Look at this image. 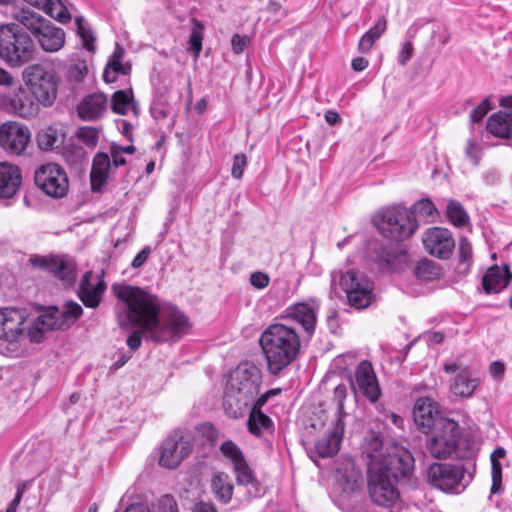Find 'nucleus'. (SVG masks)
<instances>
[{
    "mask_svg": "<svg viewBox=\"0 0 512 512\" xmlns=\"http://www.w3.org/2000/svg\"><path fill=\"white\" fill-rule=\"evenodd\" d=\"M260 346L270 374L278 375L300 352V337L294 328L282 323L269 325L261 334Z\"/></svg>",
    "mask_w": 512,
    "mask_h": 512,
    "instance_id": "nucleus-4",
    "label": "nucleus"
},
{
    "mask_svg": "<svg viewBox=\"0 0 512 512\" xmlns=\"http://www.w3.org/2000/svg\"><path fill=\"white\" fill-rule=\"evenodd\" d=\"M124 512H151L142 505H131ZM159 512H178L177 505L172 497L164 496L161 499Z\"/></svg>",
    "mask_w": 512,
    "mask_h": 512,
    "instance_id": "nucleus-47",
    "label": "nucleus"
},
{
    "mask_svg": "<svg viewBox=\"0 0 512 512\" xmlns=\"http://www.w3.org/2000/svg\"><path fill=\"white\" fill-rule=\"evenodd\" d=\"M130 108H132L134 113L137 114L138 107L134 101L131 89L118 90L112 95L111 109L113 113L126 115Z\"/></svg>",
    "mask_w": 512,
    "mask_h": 512,
    "instance_id": "nucleus-37",
    "label": "nucleus"
},
{
    "mask_svg": "<svg viewBox=\"0 0 512 512\" xmlns=\"http://www.w3.org/2000/svg\"><path fill=\"white\" fill-rule=\"evenodd\" d=\"M150 113L153 119L157 123H161L164 121L168 116V109L167 106L162 102H154L151 105Z\"/></svg>",
    "mask_w": 512,
    "mask_h": 512,
    "instance_id": "nucleus-56",
    "label": "nucleus"
},
{
    "mask_svg": "<svg viewBox=\"0 0 512 512\" xmlns=\"http://www.w3.org/2000/svg\"><path fill=\"white\" fill-rule=\"evenodd\" d=\"M111 153V166L113 165L115 168L124 166L126 164V159L123 156L121 150L116 147V144H112L110 147Z\"/></svg>",
    "mask_w": 512,
    "mask_h": 512,
    "instance_id": "nucleus-60",
    "label": "nucleus"
},
{
    "mask_svg": "<svg viewBox=\"0 0 512 512\" xmlns=\"http://www.w3.org/2000/svg\"><path fill=\"white\" fill-rule=\"evenodd\" d=\"M211 488L218 501L223 504L230 502L234 486L227 474L220 472L214 475L211 482Z\"/></svg>",
    "mask_w": 512,
    "mask_h": 512,
    "instance_id": "nucleus-36",
    "label": "nucleus"
},
{
    "mask_svg": "<svg viewBox=\"0 0 512 512\" xmlns=\"http://www.w3.org/2000/svg\"><path fill=\"white\" fill-rule=\"evenodd\" d=\"M40 7L59 22L66 23L70 20V13L61 0H43Z\"/></svg>",
    "mask_w": 512,
    "mask_h": 512,
    "instance_id": "nucleus-41",
    "label": "nucleus"
},
{
    "mask_svg": "<svg viewBox=\"0 0 512 512\" xmlns=\"http://www.w3.org/2000/svg\"><path fill=\"white\" fill-rule=\"evenodd\" d=\"M247 426L251 434L259 437L264 432L273 430V421L262 410H250Z\"/></svg>",
    "mask_w": 512,
    "mask_h": 512,
    "instance_id": "nucleus-38",
    "label": "nucleus"
},
{
    "mask_svg": "<svg viewBox=\"0 0 512 512\" xmlns=\"http://www.w3.org/2000/svg\"><path fill=\"white\" fill-rule=\"evenodd\" d=\"M486 130L499 138H512V118L508 112L499 111L488 118Z\"/></svg>",
    "mask_w": 512,
    "mask_h": 512,
    "instance_id": "nucleus-33",
    "label": "nucleus"
},
{
    "mask_svg": "<svg viewBox=\"0 0 512 512\" xmlns=\"http://www.w3.org/2000/svg\"><path fill=\"white\" fill-rule=\"evenodd\" d=\"M107 106L108 99L104 93H91L79 102L77 114L84 121H95L105 114Z\"/></svg>",
    "mask_w": 512,
    "mask_h": 512,
    "instance_id": "nucleus-26",
    "label": "nucleus"
},
{
    "mask_svg": "<svg viewBox=\"0 0 512 512\" xmlns=\"http://www.w3.org/2000/svg\"><path fill=\"white\" fill-rule=\"evenodd\" d=\"M22 171L19 166L0 162V199H12L20 190Z\"/></svg>",
    "mask_w": 512,
    "mask_h": 512,
    "instance_id": "nucleus-25",
    "label": "nucleus"
},
{
    "mask_svg": "<svg viewBox=\"0 0 512 512\" xmlns=\"http://www.w3.org/2000/svg\"><path fill=\"white\" fill-rule=\"evenodd\" d=\"M480 381L473 377L467 368H462L451 383V391L454 395L460 397H471L478 387Z\"/></svg>",
    "mask_w": 512,
    "mask_h": 512,
    "instance_id": "nucleus-32",
    "label": "nucleus"
},
{
    "mask_svg": "<svg viewBox=\"0 0 512 512\" xmlns=\"http://www.w3.org/2000/svg\"><path fill=\"white\" fill-rule=\"evenodd\" d=\"M250 40L247 36L234 34L231 38L232 50L235 54H241L244 49L248 46Z\"/></svg>",
    "mask_w": 512,
    "mask_h": 512,
    "instance_id": "nucleus-57",
    "label": "nucleus"
},
{
    "mask_svg": "<svg viewBox=\"0 0 512 512\" xmlns=\"http://www.w3.org/2000/svg\"><path fill=\"white\" fill-rule=\"evenodd\" d=\"M363 455L368 459L367 470L369 467L377 463L379 466H388L392 456L403 455V457H411L408 451L399 450L393 447L383 452V440L379 434L371 432L367 435L363 445Z\"/></svg>",
    "mask_w": 512,
    "mask_h": 512,
    "instance_id": "nucleus-22",
    "label": "nucleus"
},
{
    "mask_svg": "<svg viewBox=\"0 0 512 512\" xmlns=\"http://www.w3.org/2000/svg\"><path fill=\"white\" fill-rule=\"evenodd\" d=\"M413 45L411 42H405L402 46L399 55H398V62L405 66L407 62L411 59L413 55Z\"/></svg>",
    "mask_w": 512,
    "mask_h": 512,
    "instance_id": "nucleus-62",
    "label": "nucleus"
},
{
    "mask_svg": "<svg viewBox=\"0 0 512 512\" xmlns=\"http://www.w3.org/2000/svg\"><path fill=\"white\" fill-rule=\"evenodd\" d=\"M106 290V284L100 275H95L92 271H87L82 276L77 295L87 308H97Z\"/></svg>",
    "mask_w": 512,
    "mask_h": 512,
    "instance_id": "nucleus-23",
    "label": "nucleus"
},
{
    "mask_svg": "<svg viewBox=\"0 0 512 512\" xmlns=\"http://www.w3.org/2000/svg\"><path fill=\"white\" fill-rule=\"evenodd\" d=\"M27 339L32 343L42 341L39 319H31L16 308L0 309V353L18 352Z\"/></svg>",
    "mask_w": 512,
    "mask_h": 512,
    "instance_id": "nucleus-5",
    "label": "nucleus"
},
{
    "mask_svg": "<svg viewBox=\"0 0 512 512\" xmlns=\"http://www.w3.org/2000/svg\"><path fill=\"white\" fill-rule=\"evenodd\" d=\"M336 481L343 492H355L362 483L361 472L351 459L341 462L336 470Z\"/></svg>",
    "mask_w": 512,
    "mask_h": 512,
    "instance_id": "nucleus-28",
    "label": "nucleus"
},
{
    "mask_svg": "<svg viewBox=\"0 0 512 512\" xmlns=\"http://www.w3.org/2000/svg\"><path fill=\"white\" fill-rule=\"evenodd\" d=\"M52 274L62 281L63 285L71 286L76 279V266L72 261L59 257Z\"/></svg>",
    "mask_w": 512,
    "mask_h": 512,
    "instance_id": "nucleus-40",
    "label": "nucleus"
},
{
    "mask_svg": "<svg viewBox=\"0 0 512 512\" xmlns=\"http://www.w3.org/2000/svg\"><path fill=\"white\" fill-rule=\"evenodd\" d=\"M440 213L429 197H423L411 207L404 203H392L377 209L371 215V224H418V220L434 222Z\"/></svg>",
    "mask_w": 512,
    "mask_h": 512,
    "instance_id": "nucleus-7",
    "label": "nucleus"
},
{
    "mask_svg": "<svg viewBox=\"0 0 512 512\" xmlns=\"http://www.w3.org/2000/svg\"><path fill=\"white\" fill-rule=\"evenodd\" d=\"M152 249L150 246L144 247L132 260L131 266L135 269L140 268L147 261Z\"/></svg>",
    "mask_w": 512,
    "mask_h": 512,
    "instance_id": "nucleus-61",
    "label": "nucleus"
},
{
    "mask_svg": "<svg viewBox=\"0 0 512 512\" xmlns=\"http://www.w3.org/2000/svg\"><path fill=\"white\" fill-rule=\"evenodd\" d=\"M343 432L344 420L337 418L334 428L316 441L315 450L318 455L322 458L335 455L340 448Z\"/></svg>",
    "mask_w": 512,
    "mask_h": 512,
    "instance_id": "nucleus-27",
    "label": "nucleus"
},
{
    "mask_svg": "<svg viewBox=\"0 0 512 512\" xmlns=\"http://www.w3.org/2000/svg\"><path fill=\"white\" fill-rule=\"evenodd\" d=\"M270 278L266 273L254 272L250 276V283L257 289H264L269 285Z\"/></svg>",
    "mask_w": 512,
    "mask_h": 512,
    "instance_id": "nucleus-58",
    "label": "nucleus"
},
{
    "mask_svg": "<svg viewBox=\"0 0 512 512\" xmlns=\"http://www.w3.org/2000/svg\"><path fill=\"white\" fill-rule=\"evenodd\" d=\"M380 233L396 242V245L381 246L375 261L382 271H396L407 263L408 255L399 243L414 234L417 226H376Z\"/></svg>",
    "mask_w": 512,
    "mask_h": 512,
    "instance_id": "nucleus-12",
    "label": "nucleus"
},
{
    "mask_svg": "<svg viewBox=\"0 0 512 512\" xmlns=\"http://www.w3.org/2000/svg\"><path fill=\"white\" fill-rule=\"evenodd\" d=\"M458 250L461 263L466 264V266L469 267L472 263L473 257L472 246L470 242L467 239H461L459 242Z\"/></svg>",
    "mask_w": 512,
    "mask_h": 512,
    "instance_id": "nucleus-54",
    "label": "nucleus"
},
{
    "mask_svg": "<svg viewBox=\"0 0 512 512\" xmlns=\"http://www.w3.org/2000/svg\"><path fill=\"white\" fill-rule=\"evenodd\" d=\"M446 215L451 224H469V215L458 200H448Z\"/></svg>",
    "mask_w": 512,
    "mask_h": 512,
    "instance_id": "nucleus-43",
    "label": "nucleus"
},
{
    "mask_svg": "<svg viewBox=\"0 0 512 512\" xmlns=\"http://www.w3.org/2000/svg\"><path fill=\"white\" fill-rule=\"evenodd\" d=\"M77 33L82 40L83 47L88 51L95 49V36L92 30L87 26L82 17H77L76 20Z\"/></svg>",
    "mask_w": 512,
    "mask_h": 512,
    "instance_id": "nucleus-45",
    "label": "nucleus"
},
{
    "mask_svg": "<svg viewBox=\"0 0 512 512\" xmlns=\"http://www.w3.org/2000/svg\"><path fill=\"white\" fill-rule=\"evenodd\" d=\"M30 137L29 129L19 123L7 122L0 126V146L10 154H22Z\"/></svg>",
    "mask_w": 512,
    "mask_h": 512,
    "instance_id": "nucleus-21",
    "label": "nucleus"
},
{
    "mask_svg": "<svg viewBox=\"0 0 512 512\" xmlns=\"http://www.w3.org/2000/svg\"><path fill=\"white\" fill-rule=\"evenodd\" d=\"M465 152L473 164L477 165L480 160V144L474 138L467 140Z\"/></svg>",
    "mask_w": 512,
    "mask_h": 512,
    "instance_id": "nucleus-55",
    "label": "nucleus"
},
{
    "mask_svg": "<svg viewBox=\"0 0 512 512\" xmlns=\"http://www.w3.org/2000/svg\"><path fill=\"white\" fill-rule=\"evenodd\" d=\"M15 20L31 32L45 52H57L65 43V32L50 20L30 9H21L14 14Z\"/></svg>",
    "mask_w": 512,
    "mask_h": 512,
    "instance_id": "nucleus-9",
    "label": "nucleus"
},
{
    "mask_svg": "<svg viewBox=\"0 0 512 512\" xmlns=\"http://www.w3.org/2000/svg\"><path fill=\"white\" fill-rule=\"evenodd\" d=\"M87 74V68L85 65L75 64L70 66L68 70V78L75 82L82 81Z\"/></svg>",
    "mask_w": 512,
    "mask_h": 512,
    "instance_id": "nucleus-59",
    "label": "nucleus"
},
{
    "mask_svg": "<svg viewBox=\"0 0 512 512\" xmlns=\"http://www.w3.org/2000/svg\"><path fill=\"white\" fill-rule=\"evenodd\" d=\"M347 397V387L345 384H339L334 388L333 401L337 406L338 417L343 420L344 413V401Z\"/></svg>",
    "mask_w": 512,
    "mask_h": 512,
    "instance_id": "nucleus-51",
    "label": "nucleus"
},
{
    "mask_svg": "<svg viewBox=\"0 0 512 512\" xmlns=\"http://www.w3.org/2000/svg\"><path fill=\"white\" fill-rule=\"evenodd\" d=\"M22 76L39 104L44 107L53 105L59 83V76L53 67L43 63L32 64L24 69Z\"/></svg>",
    "mask_w": 512,
    "mask_h": 512,
    "instance_id": "nucleus-11",
    "label": "nucleus"
},
{
    "mask_svg": "<svg viewBox=\"0 0 512 512\" xmlns=\"http://www.w3.org/2000/svg\"><path fill=\"white\" fill-rule=\"evenodd\" d=\"M411 469V457L392 456L388 466L372 464L367 470L368 490L371 500L385 508L398 512L402 507L397 482L408 476Z\"/></svg>",
    "mask_w": 512,
    "mask_h": 512,
    "instance_id": "nucleus-2",
    "label": "nucleus"
},
{
    "mask_svg": "<svg viewBox=\"0 0 512 512\" xmlns=\"http://www.w3.org/2000/svg\"><path fill=\"white\" fill-rule=\"evenodd\" d=\"M110 169L111 160L109 155L98 152L94 156L90 173L92 191L98 192L106 184Z\"/></svg>",
    "mask_w": 512,
    "mask_h": 512,
    "instance_id": "nucleus-30",
    "label": "nucleus"
},
{
    "mask_svg": "<svg viewBox=\"0 0 512 512\" xmlns=\"http://www.w3.org/2000/svg\"><path fill=\"white\" fill-rule=\"evenodd\" d=\"M122 52L115 51L107 63L104 72L103 79L106 83H112L117 80L118 75H127L131 70L129 64H123L121 62Z\"/></svg>",
    "mask_w": 512,
    "mask_h": 512,
    "instance_id": "nucleus-39",
    "label": "nucleus"
},
{
    "mask_svg": "<svg viewBox=\"0 0 512 512\" xmlns=\"http://www.w3.org/2000/svg\"><path fill=\"white\" fill-rule=\"evenodd\" d=\"M387 29V19L381 16L377 19L376 23L366 31L359 40L358 51L361 53H368L373 47L374 43L385 33Z\"/></svg>",
    "mask_w": 512,
    "mask_h": 512,
    "instance_id": "nucleus-34",
    "label": "nucleus"
},
{
    "mask_svg": "<svg viewBox=\"0 0 512 512\" xmlns=\"http://www.w3.org/2000/svg\"><path fill=\"white\" fill-rule=\"evenodd\" d=\"M506 456V451L503 447L496 448L490 455L491 461V478L492 485L490 488L491 495L503 492L502 487V464L500 462Z\"/></svg>",
    "mask_w": 512,
    "mask_h": 512,
    "instance_id": "nucleus-35",
    "label": "nucleus"
},
{
    "mask_svg": "<svg viewBox=\"0 0 512 512\" xmlns=\"http://www.w3.org/2000/svg\"><path fill=\"white\" fill-rule=\"evenodd\" d=\"M512 274L508 265L500 268L497 265L490 267L482 278L483 289L486 293H498L507 287Z\"/></svg>",
    "mask_w": 512,
    "mask_h": 512,
    "instance_id": "nucleus-29",
    "label": "nucleus"
},
{
    "mask_svg": "<svg viewBox=\"0 0 512 512\" xmlns=\"http://www.w3.org/2000/svg\"><path fill=\"white\" fill-rule=\"evenodd\" d=\"M339 284L346 293L350 306L356 309H363L371 303L373 284L363 274L349 270L341 274Z\"/></svg>",
    "mask_w": 512,
    "mask_h": 512,
    "instance_id": "nucleus-14",
    "label": "nucleus"
},
{
    "mask_svg": "<svg viewBox=\"0 0 512 512\" xmlns=\"http://www.w3.org/2000/svg\"><path fill=\"white\" fill-rule=\"evenodd\" d=\"M75 136L86 147L94 149L99 142L100 131L92 126H82L77 129Z\"/></svg>",
    "mask_w": 512,
    "mask_h": 512,
    "instance_id": "nucleus-44",
    "label": "nucleus"
},
{
    "mask_svg": "<svg viewBox=\"0 0 512 512\" xmlns=\"http://www.w3.org/2000/svg\"><path fill=\"white\" fill-rule=\"evenodd\" d=\"M287 317L302 325L308 334L315 329L317 316L315 309L306 303H297L287 309Z\"/></svg>",
    "mask_w": 512,
    "mask_h": 512,
    "instance_id": "nucleus-31",
    "label": "nucleus"
},
{
    "mask_svg": "<svg viewBox=\"0 0 512 512\" xmlns=\"http://www.w3.org/2000/svg\"><path fill=\"white\" fill-rule=\"evenodd\" d=\"M351 388L355 394L363 395L372 403L379 399L381 390L371 362L363 360L357 365Z\"/></svg>",
    "mask_w": 512,
    "mask_h": 512,
    "instance_id": "nucleus-19",
    "label": "nucleus"
},
{
    "mask_svg": "<svg viewBox=\"0 0 512 512\" xmlns=\"http://www.w3.org/2000/svg\"><path fill=\"white\" fill-rule=\"evenodd\" d=\"M82 314V306L75 301H66L62 307H49L38 317L42 336L46 331L69 329Z\"/></svg>",
    "mask_w": 512,
    "mask_h": 512,
    "instance_id": "nucleus-15",
    "label": "nucleus"
},
{
    "mask_svg": "<svg viewBox=\"0 0 512 512\" xmlns=\"http://www.w3.org/2000/svg\"><path fill=\"white\" fill-rule=\"evenodd\" d=\"M263 382L261 369L249 361L241 362L230 372L223 397V408L231 418L241 417L258 395Z\"/></svg>",
    "mask_w": 512,
    "mask_h": 512,
    "instance_id": "nucleus-3",
    "label": "nucleus"
},
{
    "mask_svg": "<svg viewBox=\"0 0 512 512\" xmlns=\"http://www.w3.org/2000/svg\"><path fill=\"white\" fill-rule=\"evenodd\" d=\"M34 183L41 192L53 199H61L69 191L67 172L57 163L39 166L34 173Z\"/></svg>",
    "mask_w": 512,
    "mask_h": 512,
    "instance_id": "nucleus-13",
    "label": "nucleus"
},
{
    "mask_svg": "<svg viewBox=\"0 0 512 512\" xmlns=\"http://www.w3.org/2000/svg\"><path fill=\"white\" fill-rule=\"evenodd\" d=\"M475 470V462L472 470L458 464L433 463L428 468L427 480L431 486L445 493L460 494L472 482Z\"/></svg>",
    "mask_w": 512,
    "mask_h": 512,
    "instance_id": "nucleus-10",
    "label": "nucleus"
},
{
    "mask_svg": "<svg viewBox=\"0 0 512 512\" xmlns=\"http://www.w3.org/2000/svg\"><path fill=\"white\" fill-rule=\"evenodd\" d=\"M58 259V256H41L34 254L30 256L29 262L33 267L52 273Z\"/></svg>",
    "mask_w": 512,
    "mask_h": 512,
    "instance_id": "nucleus-48",
    "label": "nucleus"
},
{
    "mask_svg": "<svg viewBox=\"0 0 512 512\" xmlns=\"http://www.w3.org/2000/svg\"><path fill=\"white\" fill-rule=\"evenodd\" d=\"M0 108L22 118L35 117L39 112V103L23 86L19 85L0 94Z\"/></svg>",
    "mask_w": 512,
    "mask_h": 512,
    "instance_id": "nucleus-17",
    "label": "nucleus"
},
{
    "mask_svg": "<svg viewBox=\"0 0 512 512\" xmlns=\"http://www.w3.org/2000/svg\"><path fill=\"white\" fill-rule=\"evenodd\" d=\"M203 26L198 21H194V27L189 36L190 49L198 56L202 49Z\"/></svg>",
    "mask_w": 512,
    "mask_h": 512,
    "instance_id": "nucleus-49",
    "label": "nucleus"
},
{
    "mask_svg": "<svg viewBox=\"0 0 512 512\" xmlns=\"http://www.w3.org/2000/svg\"><path fill=\"white\" fill-rule=\"evenodd\" d=\"M114 290L119 300L115 308L119 326L141 329L127 338L131 350L141 346V333L151 341L162 343L177 341L189 330V320L181 311L169 308L161 312L157 299L140 288L122 285Z\"/></svg>",
    "mask_w": 512,
    "mask_h": 512,
    "instance_id": "nucleus-1",
    "label": "nucleus"
},
{
    "mask_svg": "<svg viewBox=\"0 0 512 512\" xmlns=\"http://www.w3.org/2000/svg\"><path fill=\"white\" fill-rule=\"evenodd\" d=\"M35 52L32 38L18 24L0 26V58L6 65L22 67L34 59Z\"/></svg>",
    "mask_w": 512,
    "mask_h": 512,
    "instance_id": "nucleus-8",
    "label": "nucleus"
},
{
    "mask_svg": "<svg viewBox=\"0 0 512 512\" xmlns=\"http://www.w3.org/2000/svg\"><path fill=\"white\" fill-rule=\"evenodd\" d=\"M38 145L42 150L49 151L58 147L60 142L56 130L49 127L37 136Z\"/></svg>",
    "mask_w": 512,
    "mask_h": 512,
    "instance_id": "nucleus-46",
    "label": "nucleus"
},
{
    "mask_svg": "<svg viewBox=\"0 0 512 512\" xmlns=\"http://www.w3.org/2000/svg\"><path fill=\"white\" fill-rule=\"evenodd\" d=\"M489 371L494 378H499V377L503 376L504 371H505V366L500 361H494L490 364Z\"/></svg>",
    "mask_w": 512,
    "mask_h": 512,
    "instance_id": "nucleus-63",
    "label": "nucleus"
},
{
    "mask_svg": "<svg viewBox=\"0 0 512 512\" xmlns=\"http://www.w3.org/2000/svg\"><path fill=\"white\" fill-rule=\"evenodd\" d=\"M425 250L432 256L448 259L454 248L455 241L451 232L441 226H433L426 230L422 237Z\"/></svg>",
    "mask_w": 512,
    "mask_h": 512,
    "instance_id": "nucleus-20",
    "label": "nucleus"
},
{
    "mask_svg": "<svg viewBox=\"0 0 512 512\" xmlns=\"http://www.w3.org/2000/svg\"><path fill=\"white\" fill-rule=\"evenodd\" d=\"M413 418L415 424L423 433H429L436 426L439 419H446V417L440 415L438 404L429 397H421L416 400Z\"/></svg>",
    "mask_w": 512,
    "mask_h": 512,
    "instance_id": "nucleus-24",
    "label": "nucleus"
},
{
    "mask_svg": "<svg viewBox=\"0 0 512 512\" xmlns=\"http://www.w3.org/2000/svg\"><path fill=\"white\" fill-rule=\"evenodd\" d=\"M491 110L489 99H484L477 105L470 114L472 123H480L486 114Z\"/></svg>",
    "mask_w": 512,
    "mask_h": 512,
    "instance_id": "nucleus-53",
    "label": "nucleus"
},
{
    "mask_svg": "<svg viewBox=\"0 0 512 512\" xmlns=\"http://www.w3.org/2000/svg\"><path fill=\"white\" fill-rule=\"evenodd\" d=\"M190 437L177 434L166 438L160 447L159 465L167 469H174L192 452Z\"/></svg>",
    "mask_w": 512,
    "mask_h": 512,
    "instance_id": "nucleus-18",
    "label": "nucleus"
},
{
    "mask_svg": "<svg viewBox=\"0 0 512 512\" xmlns=\"http://www.w3.org/2000/svg\"><path fill=\"white\" fill-rule=\"evenodd\" d=\"M220 450L232 462L237 483L247 486V493L251 497L261 496L264 493V489L255 481L252 471L239 447L232 441H225L221 445Z\"/></svg>",
    "mask_w": 512,
    "mask_h": 512,
    "instance_id": "nucleus-16",
    "label": "nucleus"
},
{
    "mask_svg": "<svg viewBox=\"0 0 512 512\" xmlns=\"http://www.w3.org/2000/svg\"><path fill=\"white\" fill-rule=\"evenodd\" d=\"M280 393V388L270 389L262 394H260L259 392L258 395L255 396L253 401H251V404L249 405L250 410H262V407L268 402L270 398L277 396Z\"/></svg>",
    "mask_w": 512,
    "mask_h": 512,
    "instance_id": "nucleus-50",
    "label": "nucleus"
},
{
    "mask_svg": "<svg viewBox=\"0 0 512 512\" xmlns=\"http://www.w3.org/2000/svg\"><path fill=\"white\" fill-rule=\"evenodd\" d=\"M426 434V448L433 458L446 459L454 455L458 459H470L474 456L470 443L460 437L459 425L452 419H439Z\"/></svg>",
    "mask_w": 512,
    "mask_h": 512,
    "instance_id": "nucleus-6",
    "label": "nucleus"
},
{
    "mask_svg": "<svg viewBox=\"0 0 512 512\" xmlns=\"http://www.w3.org/2000/svg\"><path fill=\"white\" fill-rule=\"evenodd\" d=\"M369 65V61L364 57H356L351 62V67L355 72L365 70Z\"/></svg>",
    "mask_w": 512,
    "mask_h": 512,
    "instance_id": "nucleus-64",
    "label": "nucleus"
},
{
    "mask_svg": "<svg viewBox=\"0 0 512 512\" xmlns=\"http://www.w3.org/2000/svg\"><path fill=\"white\" fill-rule=\"evenodd\" d=\"M247 157L243 153L236 154L233 157V164L231 169V175L235 179H241L243 177L245 168L247 167Z\"/></svg>",
    "mask_w": 512,
    "mask_h": 512,
    "instance_id": "nucleus-52",
    "label": "nucleus"
},
{
    "mask_svg": "<svg viewBox=\"0 0 512 512\" xmlns=\"http://www.w3.org/2000/svg\"><path fill=\"white\" fill-rule=\"evenodd\" d=\"M414 273L418 279L430 281L439 277L440 269L434 261L423 258L415 265Z\"/></svg>",
    "mask_w": 512,
    "mask_h": 512,
    "instance_id": "nucleus-42",
    "label": "nucleus"
}]
</instances>
